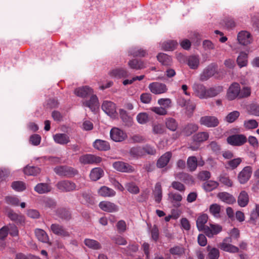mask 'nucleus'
I'll use <instances>...</instances> for the list:
<instances>
[{"label":"nucleus","instance_id":"nucleus-1","mask_svg":"<svg viewBox=\"0 0 259 259\" xmlns=\"http://www.w3.org/2000/svg\"><path fill=\"white\" fill-rule=\"evenodd\" d=\"M103 111L111 118H115L117 115L115 104L109 101H104L102 105Z\"/></svg>","mask_w":259,"mask_h":259},{"label":"nucleus","instance_id":"nucleus-2","mask_svg":"<svg viewBox=\"0 0 259 259\" xmlns=\"http://www.w3.org/2000/svg\"><path fill=\"white\" fill-rule=\"evenodd\" d=\"M192 89L195 96L200 99H207V89L203 84L195 82L192 85Z\"/></svg>","mask_w":259,"mask_h":259},{"label":"nucleus","instance_id":"nucleus-3","mask_svg":"<svg viewBox=\"0 0 259 259\" xmlns=\"http://www.w3.org/2000/svg\"><path fill=\"white\" fill-rule=\"evenodd\" d=\"M79 162L82 164H98L102 161L101 157L93 154H85L79 158Z\"/></svg>","mask_w":259,"mask_h":259},{"label":"nucleus","instance_id":"nucleus-4","mask_svg":"<svg viewBox=\"0 0 259 259\" xmlns=\"http://www.w3.org/2000/svg\"><path fill=\"white\" fill-rule=\"evenodd\" d=\"M110 136L111 139L116 142H122L127 138L126 134L117 127H113L110 130Z\"/></svg>","mask_w":259,"mask_h":259},{"label":"nucleus","instance_id":"nucleus-5","mask_svg":"<svg viewBox=\"0 0 259 259\" xmlns=\"http://www.w3.org/2000/svg\"><path fill=\"white\" fill-rule=\"evenodd\" d=\"M240 86L239 83L234 82L231 84L228 89L226 97L228 100L232 101L239 98Z\"/></svg>","mask_w":259,"mask_h":259},{"label":"nucleus","instance_id":"nucleus-6","mask_svg":"<svg viewBox=\"0 0 259 259\" xmlns=\"http://www.w3.org/2000/svg\"><path fill=\"white\" fill-rule=\"evenodd\" d=\"M148 88L152 93L155 95L165 93L168 90L166 84L159 82H153L150 83Z\"/></svg>","mask_w":259,"mask_h":259},{"label":"nucleus","instance_id":"nucleus-7","mask_svg":"<svg viewBox=\"0 0 259 259\" xmlns=\"http://www.w3.org/2000/svg\"><path fill=\"white\" fill-rule=\"evenodd\" d=\"M227 141L231 145L240 146L247 142V138L244 135H234L229 136Z\"/></svg>","mask_w":259,"mask_h":259},{"label":"nucleus","instance_id":"nucleus-8","mask_svg":"<svg viewBox=\"0 0 259 259\" xmlns=\"http://www.w3.org/2000/svg\"><path fill=\"white\" fill-rule=\"evenodd\" d=\"M54 171L60 176L70 177L76 173L73 168L66 166H58L54 168Z\"/></svg>","mask_w":259,"mask_h":259},{"label":"nucleus","instance_id":"nucleus-9","mask_svg":"<svg viewBox=\"0 0 259 259\" xmlns=\"http://www.w3.org/2000/svg\"><path fill=\"white\" fill-rule=\"evenodd\" d=\"M99 207L103 211L109 213L116 212L119 210L118 205L108 201L100 202L99 204Z\"/></svg>","mask_w":259,"mask_h":259},{"label":"nucleus","instance_id":"nucleus-10","mask_svg":"<svg viewBox=\"0 0 259 259\" xmlns=\"http://www.w3.org/2000/svg\"><path fill=\"white\" fill-rule=\"evenodd\" d=\"M232 239L231 237H227L224 239L220 244V248L222 250L231 253H236L239 251L238 247L232 245Z\"/></svg>","mask_w":259,"mask_h":259},{"label":"nucleus","instance_id":"nucleus-11","mask_svg":"<svg viewBox=\"0 0 259 259\" xmlns=\"http://www.w3.org/2000/svg\"><path fill=\"white\" fill-rule=\"evenodd\" d=\"M199 122L201 125L207 127H214L219 123L218 119L214 116H204L200 118Z\"/></svg>","mask_w":259,"mask_h":259},{"label":"nucleus","instance_id":"nucleus-12","mask_svg":"<svg viewBox=\"0 0 259 259\" xmlns=\"http://www.w3.org/2000/svg\"><path fill=\"white\" fill-rule=\"evenodd\" d=\"M237 40L240 45L247 46L252 42V38L249 32L242 30L238 33Z\"/></svg>","mask_w":259,"mask_h":259},{"label":"nucleus","instance_id":"nucleus-13","mask_svg":"<svg viewBox=\"0 0 259 259\" xmlns=\"http://www.w3.org/2000/svg\"><path fill=\"white\" fill-rule=\"evenodd\" d=\"M108 74L111 78L116 79L126 78L129 75L128 71L123 68H116L111 69Z\"/></svg>","mask_w":259,"mask_h":259},{"label":"nucleus","instance_id":"nucleus-14","mask_svg":"<svg viewBox=\"0 0 259 259\" xmlns=\"http://www.w3.org/2000/svg\"><path fill=\"white\" fill-rule=\"evenodd\" d=\"M57 188L62 192H69L76 189L75 183L68 180L58 182L56 184Z\"/></svg>","mask_w":259,"mask_h":259},{"label":"nucleus","instance_id":"nucleus-15","mask_svg":"<svg viewBox=\"0 0 259 259\" xmlns=\"http://www.w3.org/2000/svg\"><path fill=\"white\" fill-rule=\"evenodd\" d=\"M112 166L115 169L122 172H132L134 171L133 166L123 161L114 162Z\"/></svg>","mask_w":259,"mask_h":259},{"label":"nucleus","instance_id":"nucleus-16","mask_svg":"<svg viewBox=\"0 0 259 259\" xmlns=\"http://www.w3.org/2000/svg\"><path fill=\"white\" fill-rule=\"evenodd\" d=\"M251 172L250 166H247L244 167L238 176V179L240 183L243 184L246 183L251 177Z\"/></svg>","mask_w":259,"mask_h":259},{"label":"nucleus","instance_id":"nucleus-17","mask_svg":"<svg viewBox=\"0 0 259 259\" xmlns=\"http://www.w3.org/2000/svg\"><path fill=\"white\" fill-rule=\"evenodd\" d=\"M74 93L78 97L85 98L93 94V90L88 86H84L76 88L74 90Z\"/></svg>","mask_w":259,"mask_h":259},{"label":"nucleus","instance_id":"nucleus-18","mask_svg":"<svg viewBox=\"0 0 259 259\" xmlns=\"http://www.w3.org/2000/svg\"><path fill=\"white\" fill-rule=\"evenodd\" d=\"M215 73V68L212 65H209L206 67L200 75V80L202 81L208 80Z\"/></svg>","mask_w":259,"mask_h":259},{"label":"nucleus","instance_id":"nucleus-19","mask_svg":"<svg viewBox=\"0 0 259 259\" xmlns=\"http://www.w3.org/2000/svg\"><path fill=\"white\" fill-rule=\"evenodd\" d=\"M172 157L171 152H166L162 155L157 160L156 165L158 168H163L166 166Z\"/></svg>","mask_w":259,"mask_h":259},{"label":"nucleus","instance_id":"nucleus-20","mask_svg":"<svg viewBox=\"0 0 259 259\" xmlns=\"http://www.w3.org/2000/svg\"><path fill=\"white\" fill-rule=\"evenodd\" d=\"M51 230L55 234L63 237H67L70 236L69 233L66 229L57 224H53L51 226Z\"/></svg>","mask_w":259,"mask_h":259},{"label":"nucleus","instance_id":"nucleus-21","mask_svg":"<svg viewBox=\"0 0 259 259\" xmlns=\"http://www.w3.org/2000/svg\"><path fill=\"white\" fill-rule=\"evenodd\" d=\"M127 64L130 68L135 70H140L147 66V62L136 59L130 60Z\"/></svg>","mask_w":259,"mask_h":259},{"label":"nucleus","instance_id":"nucleus-22","mask_svg":"<svg viewBox=\"0 0 259 259\" xmlns=\"http://www.w3.org/2000/svg\"><path fill=\"white\" fill-rule=\"evenodd\" d=\"M91 95L90 100L83 102V105L89 107L92 111H94L99 107V103L96 95L93 94Z\"/></svg>","mask_w":259,"mask_h":259},{"label":"nucleus","instance_id":"nucleus-23","mask_svg":"<svg viewBox=\"0 0 259 259\" xmlns=\"http://www.w3.org/2000/svg\"><path fill=\"white\" fill-rule=\"evenodd\" d=\"M198 130V126L194 123H189L182 128V133L186 136H189Z\"/></svg>","mask_w":259,"mask_h":259},{"label":"nucleus","instance_id":"nucleus-24","mask_svg":"<svg viewBox=\"0 0 259 259\" xmlns=\"http://www.w3.org/2000/svg\"><path fill=\"white\" fill-rule=\"evenodd\" d=\"M157 60L163 66H170L172 64V60L171 57L166 54L160 53L157 55Z\"/></svg>","mask_w":259,"mask_h":259},{"label":"nucleus","instance_id":"nucleus-25","mask_svg":"<svg viewBox=\"0 0 259 259\" xmlns=\"http://www.w3.org/2000/svg\"><path fill=\"white\" fill-rule=\"evenodd\" d=\"M54 141L60 145H66L70 142V138L68 135L63 133L56 134L53 136Z\"/></svg>","mask_w":259,"mask_h":259},{"label":"nucleus","instance_id":"nucleus-26","mask_svg":"<svg viewBox=\"0 0 259 259\" xmlns=\"http://www.w3.org/2000/svg\"><path fill=\"white\" fill-rule=\"evenodd\" d=\"M222 230V227L219 225L211 224L210 227L205 229V233L209 237H212L213 235L218 234Z\"/></svg>","mask_w":259,"mask_h":259},{"label":"nucleus","instance_id":"nucleus-27","mask_svg":"<svg viewBox=\"0 0 259 259\" xmlns=\"http://www.w3.org/2000/svg\"><path fill=\"white\" fill-rule=\"evenodd\" d=\"M152 194L154 196L155 201L157 203H159L162 198V187L160 182L156 183L154 188L152 191Z\"/></svg>","mask_w":259,"mask_h":259},{"label":"nucleus","instance_id":"nucleus-28","mask_svg":"<svg viewBox=\"0 0 259 259\" xmlns=\"http://www.w3.org/2000/svg\"><path fill=\"white\" fill-rule=\"evenodd\" d=\"M161 49L165 51L174 50L178 46V42L176 40H169L160 42Z\"/></svg>","mask_w":259,"mask_h":259},{"label":"nucleus","instance_id":"nucleus-29","mask_svg":"<svg viewBox=\"0 0 259 259\" xmlns=\"http://www.w3.org/2000/svg\"><path fill=\"white\" fill-rule=\"evenodd\" d=\"M94 147L100 151H107L110 149L109 143L106 141L97 139L93 143Z\"/></svg>","mask_w":259,"mask_h":259},{"label":"nucleus","instance_id":"nucleus-30","mask_svg":"<svg viewBox=\"0 0 259 259\" xmlns=\"http://www.w3.org/2000/svg\"><path fill=\"white\" fill-rule=\"evenodd\" d=\"M35 234L37 239L43 243L51 244L49 241V238L47 233L41 229H36Z\"/></svg>","mask_w":259,"mask_h":259},{"label":"nucleus","instance_id":"nucleus-31","mask_svg":"<svg viewBox=\"0 0 259 259\" xmlns=\"http://www.w3.org/2000/svg\"><path fill=\"white\" fill-rule=\"evenodd\" d=\"M168 199L173 203L176 207H179L181 205L180 202L182 201V196L176 192H170L168 194Z\"/></svg>","mask_w":259,"mask_h":259},{"label":"nucleus","instance_id":"nucleus-32","mask_svg":"<svg viewBox=\"0 0 259 259\" xmlns=\"http://www.w3.org/2000/svg\"><path fill=\"white\" fill-rule=\"evenodd\" d=\"M208 220V217L206 214L200 215L197 219L196 225L199 231H204L205 232V229L208 226H205V224Z\"/></svg>","mask_w":259,"mask_h":259},{"label":"nucleus","instance_id":"nucleus-33","mask_svg":"<svg viewBox=\"0 0 259 259\" xmlns=\"http://www.w3.org/2000/svg\"><path fill=\"white\" fill-rule=\"evenodd\" d=\"M98 193L101 196L109 197L115 196L116 193L114 190L108 187L102 186L98 190Z\"/></svg>","mask_w":259,"mask_h":259},{"label":"nucleus","instance_id":"nucleus-34","mask_svg":"<svg viewBox=\"0 0 259 259\" xmlns=\"http://www.w3.org/2000/svg\"><path fill=\"white\" fill-rule=\"evenodd\" d=\"M186 249L182 245H175L171 247L169 253L173 256H181L185 254Z\"/></svg>","mask_w":259,"mask_h":259},{"label":"nucleus","instance_id":"nucleus-35","mask_svg":"<svg viewBox=\"0 0 259 259\" xmlns=\"http://www.w3.org/2000/svg\"><path fill=\"white\" fill-rule=\"evenodd\" d=\"M130 55L134 57H143L147 55L148 53L146 50L138 47L132 48L128 51Z\"/></svg>","mask_w":259,"mask_h":259},{"label":"nucleus","instance_id":"nucleus-36","mask_svg":"<svg viewBox=\"0 0 259 259\" xmlns=\"http://www.w3.org/2000/svg\"><path fill=\"white\" fill-rule=\"evenodd\" d=\"M103 175L104 171L101 168L95 167L91 170L90 177L92 181H96L102 177Z\"/></svg>","mask_w":259,"mask_h":259},{"label":"nucleus","instance_id":"nucleus-37","mask_svg":"<svg viewBox=\"0 0 259 259\" xmlns=\"http://www.w3.org/2000/svg\"><path fill=\"white\" fill-rule=\"evenodd\" d=\"M218 197L222 201L228 204H232L236 201L235 198L227 192L219 193Z\"/></svg>","mask_w":259,"mask_h":259},{"label":"nucleus","instance_id":"nucleus-38","mask_svg":"<svg viewBox=\"0 0 259 259\" xmlns=\"http://www.w3.org/2000/svg\"><path fill=\"white\" fill-rule=\"evenodd\" d=\"M237 201L240 206L245 207L246 206L249 202L248 194L245 191H241L238 196Z\"/></svg>","mask_w":259,"mask_h":259},{"label":"nucleus","instance_id":"nucleus-39","mask_svg":"<svg viewBox=\"0 0 259 259\" xmlns=\"http://www.w3.org/2000/svg\"><path fill=\"white\" fill-rule=\"evenodd\" d=\"M223 91L222 86H215L207 89V99L217 96Z\"/></svg>","mask_w":259,"mask_h":259},{"label":"nucleus","instance_id":"nucleus-40","mask_svg":"<svg viewBox=\"0 0 259 259\" xmlns=\"http://www.w3.org/2000/svg\"><path fill=\"white\" fill-rule=\"evenodd\" d=\"M51 189V187L47 183H39L34 187V190L39 194L47 193Z\"/></svg>","mask_w":259,"mask_h":259},{"label":"nucleus","instance_id":"nucleus-41","mask_svg":"<svg viewBox=\"0 0 259 259\" xmlns=\"http://www.w3.org/2000/svg\"><path fill=\"white\" fill-rule=\"evenodd\" d=\"M187 64L191 69H196L199 65V59L197 56H191L187 59Z\"/></svg>","mask_w":259,"mask_h":259},{"label":"nucleus","instance_id":"nucleus-42","mask_svg":"<svg viewBox=\"0 0 259 259\" xmlns=\"http://www.w3.org/2000/svg\"><path fill=\"white\" fill-rule=\"evenodd\" d=\"M219 185L218 182L209 180L203 184L202 187L205 191L207 192H210L216 189Z\"/></svg>","mask_w":259,"mask_h":259},{"label":"nucleus","instance_id":"nucleus-43","mask_svg":"<svg viewBox=\"0 0 259 259\" xmlns=\"http://www.w3.org/2000/svg\"><path fill=\"white\" fill-rule=\"evenodd\" d=\"M84 243L87 247L94 250H98L101 248V245L100 243L94 239H85L84 240Z\"/></svg>","mask_w":259,"mask_h":259},{"label":"nucleus","instance_id":"nucleus-44","mask_svg":"<svg viewBox=\"0 0 259 259\" xmlns=\"http://www.w3.org/2000/svg\"><path fill=\"white\" fill-rule=\"evenodd\" d=\"M166 127L171 131H176L178 127V123L174 118L168 117L165 119V121Z\"/></svg>","mask_w":259,"mask_h":259},{"label":"nucleus","instance_id":"nucleus-45","mask_svg":"<svg viewBox=\"0 0 259 259\" xmlns=\"http://www.w3.org/2000/svg\"><path fill=\"white\" fill-rule=\"evenodd\" d=\"M209 138V134L206 132H199L193 136V139L196 142H203Z\"/></svg>","mask_w":259,"mask_h":259},{"label":"nucleus","instance_id":"nucleus-46","mask_svg":"<svg viewBox=\"0 0 259 259\" xmlns=\"http://www.w3.org/2000/svg\"><path fill=\"white\" fill-rule=\"evenodd\" d=\"M247 53L241 52L237 59V62L240 67L246 66L247 64Z\"/></svg>","mask_w":259,"mask_h":259},{"label":"nucleus","instance_id":"nucleus-47","mask_svg":"<svg viewBox=\"0 0 259 259\" xmlns=\"http://www.w3.org/2000/svg\"><path fill=\"white\" fill-rule=\"evenodd\" d=\"M40 169L36 166H26L24 168V172L28 176H36L39 174Z\"/></svg>","mask_w":259,"mask_h":259},{"label":"nucleus","instance_id":"nucleus-48","mask_svg":"<svg viewBox=\"0 0 259 259\" xmlns=\"http://www.w3.org/2000/svg\"><path fill=\"white\" fill-rule=\"evenodd\" d=\"M187 165L191 171H194L198 165V162L195 156H190L187 159Z\"/></svg>","mask_w":259,"mask_h":259},{"label":"nucleus","instance_id":"nucleus-49","mask_svg":"<svg viewBox=\"0 0 259 259\" xmlns=\"http://www.w3.org/2000/svg\"><path fill=\"white\" fill-rule=\"evenodd\" d=\"M138 122L141 124L147 123L149 120V115L146 112L139 113L136 117Z\"/></svg>","mask_w":259,"mask_h":259},{"label":"nucleus","instance_id":"nucleus-50","mask_svg":"<svg viewBox=\"0 0 259 259\" xmlns=\"http://www.w3.org/2000/svg\"><path fill=\"white\" fill-rule=\"evenodd\" d=\"M208 254V257L209 259H218L220 255L219 249L215 248H211L210 246L207 247Z\"/></svg>","mask_w":259,"mask_h":259},{"label":"nucleus","instance_id":"nucleus-51","mask_svg":"<svg viewBox=\"0 0 259 259\" xmlns=\"http://www.w3.org/2000/svg\"><path fill=\"white\" fill-rule=\"evenodd\" d=\"M243 125L246 129H254L258 126V122L255 119L246 120L244 121Z\"/></svg>","mask_w":259,"mask_h":259},{"label":"nucleus","instance_id":"nucleus-52","mask_svg":"<svg viewBox=\"0 0 259 259\" xmlns=\"http://www.w3.org/2000/svg\"><path fill=\"white\" fill-rule=\"evenodd\" d=\"M12 188L18 192L23 191L26 189L25 184L21 181H15L12 183Z\"/></svg>","mask_w":259,"mask_h":259},{"label":"nucleus","instance_id":"nucleus-53","mask_svg":"<svg viewBox=\"0 0 259 259\" xmlns=\"http://www.w3.org/2000/svg\"><path fill=\"white\" fill-rule=\"evenodd\" d=\"M240 115L239 112L234 111L229 113L226 117L225 120L229 123L233 122Z\"/></svg>","mask_w":259,"mask_h":259},{"label":"nucleus","instance_id":"nucleus-54","mask_svg":"<svg viewBox=\"0 0 259 259\" xmlns=\"http://www.w3.org/2000/svg\"><path fill=\"white\" fill-rule=\"evenodd\" d=\"M130 153L133 157L141 156L144 154L143 149L140 147H133L130 149Z\"/></svg>","mask_w":259,"mask_h":259},{"label":"nucleus","instance_id":"nucleus-55","mask_svg":"<svg viewBox=\"0 0 259 259\" xmlns=\"http://www.w3.org/2000/svg\"><path fill=\"white\" fill-rule=\"evenodd\" d=\"M125 186L127 191L131 193L136 194L140 191L139 187L133 183H127Z\"/></svg>","mask_w":259,"mask_h":259},{"label":"nucleus","instance_id":"nucleus-56","mask_svg":"<svg viewBox=\"0 0 259 259\" xmlns=\"http://www.w3.org/2000/svg\"><path fill=\"white\" fill-rule=\"evenodd\" d=\"M220 210V206L217 204H213L209 207L210 213L215 217H219Z\"/></svg>","mask_w":259,"mask_h":259},{"label":"nucleus","instance_id":"nucleus-57","mask_svg":"<svg viewBox=\"0 0 259 259\" xmlns=\"http://www.w3.org/2000/svg\"><path fill=\"white\" fill-rule=\"evenodd\" d=\"M241 162L242 159L239 157L229 160L228 162V165L230 168L234 169L237 167V166L241 163Z\"/></svg>","mask_w":259,"mask_h":259},{"label":"nucleus","instance_id":"nucleus-58","mask_svg":"<svg viewBox=\"0 0 259 259\" xmlns=\"http://www.w3.org/2000/svg\"><path fill=\"white\" fill-rule=\"evenodd\" d=\"M218 180L221 183L224 184L225 186L228 187H231L232 186V181L228 177L226 176L220 175L218 178Z\"/></svg>","mask_w":259,"mask_h":259},{"label":"nucleus","instance_id":"nucleus-59","mask_svg":"<svg viewBox=\"0 0 259 259\" xmlns=\"http://www.w3.org/2000/svg\"><path fill=\"white\" fill-rule=\"evenodd\" d=\"M43 161H48L51 164L59 163L61 162V159L57 157H43L40 158Z\"/></svg>","mask_w":259,"mask_h":259},{"label":"nucleus","instance_id":"nucleus-60","mask_svg":"<svg viewBox=\"0 0 259 259\" xmlns=\"http://www.w3.org/2000/svg\"><path fill=\"white\" fill-rule=\"evenodd\" d=\"M251 94V89L248 87H244L242 89H240L239 93V98H246L249 97Z\"/></svg>","mask_w":259,"mask_h":259},{"label":"nucleus","instance_id":"nucleus-61","mask_svg":"<svg viewBox=\"0 0 259 259\" xmlns=\"http://www.w3.org/2000/svg\"><path fill=\"white\" fill-rule=\"evenodd\" d=\"M150 110L159 115H164L167 114L166 110L162 107H153L150 108Z\"/></svg>","mask_w":259,"mask_h":259},{"label":"nucleus","instance_id":"nucleus-62","mask_svg":"<svg viewBox=\"0 0 259 259\" xmlns=\"http://www.w3.org/2000/svg\"><path fill=\"white\" fill-rule=\"evenodd\" d=\"M6 201L7 203L17 206L19 203V199L15 196H9L6 197Z\"/></svg>","mask_w":259,"mask_h":259},{"label":"nucleus","instance_id":"nucleus-63","mask_svg":"<svg viewBox=\"0 0 259 259\" xmlns=\"http://www.w3.org/2000/svg\"><path fill=\"white\" fill-rule=\"evenodd\" d=\"M152 133L154 134L160 135L164 133L163 126L160 124H154L152 125Z\"/></svg>","mask_w":259,"mask_h":259},{"label":"nucleus","instance_id":"nucleus-64","mask_svg":"<svg viewBox=\"0 0 259 259\" xmlns=\"http://www.w3.org/2000/svg\"><path fill=\"white\" fill-rule=\"evenodd\" d=\"M8 217L12 220L15 222L20 221L21 216L18 214L13 210H9L7 213Z\"/></svg>","mask_w":259,"mask_h":259}]
</instances>
